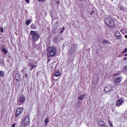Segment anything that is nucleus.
<instances>
[{
	"instance_id": "nucleus-1",
	"label": "nucleus",
	"mask_w": 127,
	"mask_h": 127,
	"mask_svg": "<svg viewBox=\"0 0 127 127\" xmlns=\"http://www.w3.org/2000/svg\"><path fill=\"white\" fill-rule=\"evenodd\" d=\"M48 53L47 54L48 55H50V56H53L54 57L55 55H56V53L57 52V49H56V47L54 46L49 47L46 49Z\"/></svg>"
},
{
	"instance_id": "nucleus-2",
	"label": "nucleus",
	"mask_w": 127,
	"mask_h": 127,
	"mask_svg": "<svg viewBox=\"0 0 127 127\" xmlns=\"http://www.w3.org/2000/svg\"><path fill=\"white\" fill-rule=\"evenodd\" d=\"M30 34L32 36V39L33 42H36L40 38V34L36 31H30Z\"/></svg>"
},
{
	"instance_id": "nucleus-3",
	"label": "nucleus",
	"mask_w": 127,
	"mask_h": 127,
	"mask_svg": "<svg viewBox=\"0 0 127 127\" xmlns=\"http://www.w3.org/2000/svg\"><path fill=\"white\" fill-rule=\"evenodd\" d=\"M105 23L109 26V27H112V28H115L116 27V25H115V23L114 22V19L111 18H108L105 19Z\"/></svg>"
},
{
	"instance_id": "nucleus-4",
	"label": "nucleus",
	"mask_w": 127,
	"mask_h": 127,
	"mask_svg": "<svg viewBox=\"0 0 127 127\" xmlns=\"http://www.w3.org/2000/svg\"><path fill=\"white\" fill-rule=\"evenodd\" d=\"M104 91L105 93H110V92H113L114 91V87L112 84H108L105 87Z\"/></svg>"
},
{
	"instance_id": "nucleus-5",
	"label": "nucleus",
	"mask_w": 127,
	"mask_h": 127,
	"mask_svg": "<svg viewBox=\"0 0 127 127\" xmlns=\"http://www.w3.org/2000/svg\"><path fill=\"white\" fill-rule=\"evenodd\" d=\"M30 122V118H29V116L26 117L23 121L22 122V125L23 127H27L28 125L29 124V123Z\"/></svg>"
},
{
	"instance_id": "nucleus-6",
	"label": "nucleus",
	"mask_w": 127,
	"mask_h": 127,
	"mask_svg": "<svg viewBox=\"0 0 127 127\" xmlns=\"http://www.w3.org/2000/svg\"><path fill=\"white\" fill-rule=\"evenodd\" d=\"M23 107H20L17 109L15 115V118H18L19 115H21L23 112Z\"/></svg>"
},
{
	"instance_id": "nucleus-7",
	"label": "nucleus",
	"mask_w": 127,
	"mask_h": 127,
	"mask_svg": "<svg viewBox=\"0 0 127 127\" xmlns=\"http://www.w3.org/2000/svg\"><path fill=\"white\" fill-rule=\"evenodd\" d=\"M123 81V77L122 76H118L115 78V83L116 84H119V83H121Z\"/></svg>"
},
{
	"instance_id": "nucleus-8",
	"label": "nucleus",
	"mask_w": 127,
	"mask_h": 127,
	"mask_svg": "<svg viewBox=\"0 0 127 127\" xmlns=\"http://www.w3.org/2000/svg\"><path fill=\"white\" fill-rule=\"evenodd\" d=\"M115 36L116 39H119V40H120V39H122V34L118 31L115 32Z\"/></svg>"
},
{
	"instance_id": "nucleus-9",
	"label": "nucleus",
	"mask_w": 127,
	"mask_h": 127,
	"mask_svg": "<svg viewBox=\"0 0 127 127\" xmlns=\"http://www.w3.org/2000/svg\"><path fill=\"white\" fill-rule=\"evenodd\" d=\"M98 124L99 125V126H100L101 127H108V126H107V124H106L105 122L102 120L99 121Z\"/></svg>"
},
{
	"instance_id": "nucleus-10",
	"label": "nucleus",
	"mask_w": 127,
	"mask_h": 127,
	"mask_svg": "<svg viewBox=\"0 0 127 127\" xmlns=\"http://www.w3.org/2000/svg\"><path fill=\"white\" fill-rule=\"evenodd\" d=\"M25 101V97H23V96H21L19 98V101H18V105H21V104H23Z\"/></svg>"
},
{
	"instance_id": "nucleus-11",
	"label": "nucleus",
	"mask_w": 127,
	"mask_h": 127,
	"mask_svg": "<svg viewBox=\"0 0 127 127\" xmlns=\"http://www.w3.org/2000/svg\"><path fill=\"white\" fill-rule=\"evenodd\" d=\"M99 81V77H94L92 79V85H96Z\"/></svg>"
},
{
	"instance_id": "nucleus-12",
	"label": "nucleus",
	"mask_w": 127,
	"mask_h": 127,
	"mask_svg": "<svg viewBox=\"0 0 127 127\" xmlns=\"http://www.w3.org/2000/svg\"><path fill=\"white\" fill-rule=\"evenodd\" d=\"M124 103V100L122 99L118 100L117 101V104L116 106L117 107H120V106H122V104Z\"/></svg>"
},
{
	"instance_id": "nucleus-13",
	"label": "nucleus",
	"mask_w": 127,
	"mask_h": 127,
	"mask_svg": "<svg viewBox=\"0 0 127 127\" xmlns=\"http://www.w3.org/2000/svg\"><path fill=\"white\" fill-rule=\"evenodd\" d=\"M28 67H30V66H31V67L30 68V70L31 71H32L34 69V68H36V67H37V65H32V64H28Z\"/></svg>"
},
{
	"instance_id": "nucleus-14",
	"label": "nucleus",
	"mask_w": 127,
	"mask_h": 127,
	"mask_svg": "<svg viewBox=\"0 0 127 127\" xmlns=\"http://www.w3.org/2000/svg\"><path fill=\"white\" fill-rule=\"evenodd\" d=\"M15 80L17 82H18L20 80V75L19 73H16L15 75Z\"/></svg>"
},
{
	"instance_id": "nucleus-15",
	"label": "nucleus",
	"mask_w": 127,
	"mask_h": 127,
	"mask_svg": "<svg viewBox=\"0 0 127 127\" xmlns=\"http://www.w3.org/2000/svg\"><path fill=\"white\" fill-rule=\"evenodd\" d=\"M102 43L103 44H107V45H110L111 44V42L110 41L107 40H104L103 41Z\"/></svg>"
},
{
	"instance_id": "nucleus-16",
	"label": "nucleus",
	"mask_w": 127,
	"mask_h": 127,
	"mask_svg": "<svg viewBox=\"0 0 127 127\" xmlns=\"http://www.w3.org/2000/svg\"><path fill=\"white\" fill-rule=\"evenodd\" d=\"M30 28L31 29H36V28H37V26H36V24L32 23L31 24Z\"/></svg>"
},
{
	"instance_id": "nucleus-17",
	"label": "nucleus",
	"mask_w": 127,
	"mask_h": 127,
	"mask_svg": "<svg viewBox=\"0 0 127 127\" xmlns=\"http://www.w3.org/2000/svg\"><path fill=\"white\" fill-rule=\"evenodd\" d=\"M85 94H82L78 97V100H81L82 101V100H83L84 98H85Z\"/></svg>"
},
{
	"instance_id": "nucleus-18",
	"label": "nucleus",
	"mask_w": 127,
	"mask_h": 127,
	"mask_svg": "<svg viewBox=\"0 0 127 127\" xmlns=\"http://www.w3.org/2000/svg\"><path fill=\"white\" fill-rule=\"evenodd\" d=\"M47 56L48 63H49V62H50V61H51V57H53V56H51L48 54H47Z\"/></svg>"
},
{
	"instance_id": "nucleus-19",
	"label": "nucleus",
	"mask_w": 127,
	"mask_h": 127,
	"mask_svg": "<svg viewBox=\"0 0 127 127\" xmlns=\"http://www.w3.org/2000/svg\"><path fill=\"white\" fill-rule=\"evenodd\" d=\"M2 52L3 53H4V54H6L7 53V50H6V49H5V48H3L2 49Z\"/></svg>"
},
{
	"instance_id": "nucleus-20",
	"label": "nucleus",
	"mask_w": 127,
	"mask_h": 127,
	"mask_svg": "<svg viewBox=\"0 0 127 127\" xmlns=\"http://www.w3.org/2000/svg\"><path fill=\"white\" fill-rule=\"evenodd\" d=\"M60 75H61V73H60V72H57L55 73V77H59Z\"/></svg>"
},
{
	"instance_id": "nucleus-21",
	"label": "nucleus",
	"mask_w": 127,
	"mask_h": 127,
	"mask_svg": "<svg viewBox=\"0 0 127 127\" xmlns=\"http://www.w3.org/2000/svg\"><path fill=\"white\" fill-rule=\"evenodd\" d=\"M49 123V119L48 118L46 117L45 119V125H47Z\"/></svg>"
},
{
	"instance_id": "nucleus-22",
	"label": "nucleus",
	"mask_w": 127,
	"mask_h": 127,
	"mask_svg": "<svg viewBox=\"0 0 127 127\" xmlns=\"http://www.w3.org/2000/svg\"><path fill=\"white\" fill-rule=\"evenodd\" d=\"M31 22V21H30V19H28L27 21H26V25H29V24H30V23Z\"/></svg>"
},
{
	"instance_id": "nucleus-23",
	"label": "nucleus",
	"mask_w": 127,
	"mask_h": 127,
	"mask_svg": "<svg viewBox=\"0 0 127 127\" xmlns=\"http://www.w3.org/2000/svg\"><path fill=\"white\" fill-rule=\"evenodd\" d=\"M75 52V50H73L72 51V49H71L70 50H69V54L71 55L73 54V53H74Z\"/></svg>"
},
{
	"instance_id": "nucleus-24",
	"label": "nucleus",
	"mask_w": 127,
	"mask_h": 127,
	"mask_svg": "<svg viewBox=\"0 0 127 127\" xmlns=\"http://www.w3.org/2000/svg\"><path fill=\"white\" fill-rule=\"evenodd\" d=\"M108 124L110 126V127H113V123H112V122L111 121H108Z\"/></svg>"
},
{
	"instance_id": "nucleus-25",
	"label": "nucleus",
	"mask_w": 127,
	"mask_h": 127,
	"mask_svg": "<svg viewBox=\"0 0 127 127\" xmlns=\"http://www.w3.org/2000/svg\"><path fill=\"white\" fill-rule=\"evenodd\" d=\"M0 76H4V72H3V71H0Z\"/></svg>"
},
{
	"instance_id": "nucleus-26",
	"label": "nucleus",
	"mask_w": 127,
	"mask_h": 127,
	"mask_svg": "<svg viewBox=\"0 0 127 127\" xmlns=\"http://www.w3.org/2000/svg\"><path fill=\"white\" fill-rule=\"evenodd\" d=\"M126 52H127V48H125L124 50L122 52V54H124V53H126Z\"/></svg>"
},
{
	"instance_id": "nucleus-27",
	"label": "nucleus",
	"mask_w": 127,
	"mask_h": 127,
	"mask_svg": "<svg viewBox=\"0 0 127 127\" xmlns=\"http://www.w3.org/2000/svg\"><path fill=\"white\" fill-rule=\"evenodd\" d=\"M39 2H44V1H46V0H38Z\"/></svg>"
},
{
	"instance_id": "nucleus-28",
	"label": "nucleus",
	"mask_w": 127,
	"mask_h": 127,
	"mask_svg": "<svg viewBox=\"0 0 127 127\" xmlns=\"http://www.w3.org/2000/svg\"><path fill=\"white\" fill-rule=\"evenodd\" d=\"M113 77H117V76H119V74H117V73H115L113 74Z\"/></svg>"
},
{
	"instance_id": "nucleus-29",
	"label": "nucleus",
	"mask_w": 127,
	"mask_h": 127,
	"mask_svg": "<svg viewBox=\"0 0 127 127\" xmlns=\"http://www.w3.org/2000/svg\"><path fill=\"white\" fill-rule=\"evenodd\" d=\"M25 1L27 2V3H30V0H25Z\"/></svg>"
},
{
	"instance_id": "nucleus-30",
	"label": "nucleus",
	"mask_w": 127,
	"mask_h": 127,
	"mask_svg": "<svg viewBox=\"0 0 127 127\" xmlns=\"http://www.w3.org/2000/svg\"><path fill=\"white\" fill-rule=\"evenodd\" d=\"M116 73L117 74V75H118V76H120V75H121V71H117Z\"/></svg>"
},
{
	"instance_id": "nucleus-31",
	"label": "nucleus",
	"mask_w": 127,
	"mask_h": 127,
	"mask_svg": "<svg viewBox=\"0 0 127 127\" xmlns=\"http://www.w3.org/2000/svg\"><path fill=\"white\" fill-rule=\"evenodd\" d=\"M124 69H125V71H126V72H127V65H126L124 67Z\"/></svg>"
},
{
	"instance_id": "nucleus-32",
	"label": "nucleus",
	"mask_w": 127,
	"mask_h": 127,
	"mask_svg": "<svg viewBox=\"0 0 127 127\" xmlns=\"http://www.w3.org/2000/svg\"><path fill=\"white\" fill-rule=\"evenodd\" d=\"M0 32L2 33L3 32V28H1L0 29Z\"/></svg>"
},
{
	"instance_id": "nucleus-33",
	"label": "nucleus",
	"mask_w": 127,
	"mask_h": 127,
	"mask_svg": "<svg viewBox=\"0 0 127 127\" xmlns=\"http://www.w3.org/2000/svg\"><path fill=\"white\" fill-rule=\"evenodd\" d=\"M15 126H16V123L13 124L11 127H15Z\"/></svg>"
},
{
	"instance_id": "nucleus-34",
	"label": "nucleus",
	"mask_w": 127,
	"mask_h": 127,
	"mask_svg": "<svg viewBox=\"0 0 127 127\" xmlns=\"http://www.w3.org/2000/svg\"><path fill=\"white\" fill-rule=\"evenodd\" d=\"M25 78H28V76L27 75V73H25Z\"/></svg>"
},
{
	"instance_id": "nucleus-35",
	"label": "nucleus",
	"mask_w": 127,
	"mask_h": 127,
	"mask_svg": "<svg viewBox=\"0 0 127 127\" xmlns=\"http://www.w3.org/2000/svg\"><path fill=\"white\" fill-rule=\"evenodd\" d=\"M56 3H57V4H60V2H59V1H56Z\"/></svg>"
},
{
	"instance_id": "nucleus-36",
	"label": "nucleus",
	"mask_w": 127,
	"mask_h": 127,
	"mask_svg": "<svg viewBox=\"0 0 127 127\" xmlns=\"http://www.w3.org/2000/svg\"><path fill=\"white\" fill-rule=\"evenodd\" d=\"M124 61H127V57H125V58H124Z\"/></svg>"
},
{
	"instance_id": "nucleus-37",
	"label": "nucleus",
	"mask_w": 127,
	"mask_h": 127,
	"mask_svg": "<svg viewBox=\"0 0 127 127\" xmlns=\"http://www.w3.org/2000/svg\"><path fill=\"white\" fill-rule=\"evenodd\" d=\"M125 38H127V35H126L125 36Z\"/></svg>"
},
{
	"instance_id": "nucleus-38",
	"label": "nucleus",
	"mask_w": 127,
	"mask_h": 127,
	"mask_svg": "<svg viewBox=\"0 0 127 127\" xmlns=\"http://www.w3.org/2000/svg\"><path fill=\"white\" fill-rule=\"evenodd\" d=\"M62 29H63V30H64V29H65V28L63 27V28H62Z\"/></svg>"
},
{
	"instance_id": "nucleus-39",
	"label": "nucleus",
	"mask_w": 127,
	"mask_h": 127,
	"mask_svg": "<svg viewBox=\"0 0 127 127\" xmlns=\"http://www.w3.org/2000/svg\"><path fill=\"white\" fill-rule=\"evenodd\" d=\"M54 80L57 81H58V79H54Z\"/></svg>"
},
{
	"instance_id": "nucleus-40",
	"label": "nucleus",
	"mask_w": 127,
	"mask_h": 127,
	"mask_svg": "<svg viewBox=\"0 0 127 127\" xmlns=\"http://www.w3.org/2000/svg\"><path fill=\"white\" fill-rule=\"evenodd\" d=\"M125 57H127V54H125Z\"/></svg>"
},
{
	"instance_id": "nucleus-41",
	"label": "nucleus",
	"mask_w": 127,
	"mask_h": 127,
	"mask_svg": "<svg viewBox=\"0 0 127 127\" xmlns=\"http://www.w3.org/2000/svg\"><path fill=\"white\" fill-rule=\"evenodd\" d=\"M94 13V11H92L91 13Z\"/></svg>"
},
{
	"instance_id": "nucleus-42",
	"label": "nucleus",
	"mask_w": 127,
	"mask_h": 127,
	"mask_svg": "<svg viewBox=\"0 0 127 127\" xmlns=\"http://www.w3.org/2000/svg\"><path fill=\"white\" fill-rule=\"evenodd\" d=\"M63 31H64V30H62V31H61V32H63Z\"/></svg>"
},
{
	"instance_id": "nucleus-43",
	"label": "nucleus",
	"mask_w": 127,
	"mask_h": 127,
	"mask_svg": "<svg viewBox=\"0 0 127 127\" xmlns=\"http://www.w3.org/2000/svg\"><path fill=\"white\" fill-rule=\"evenodd\" d=\"M92 14H93L92 13H90V15H92Z\"/></svg>"
}]
</instances>
